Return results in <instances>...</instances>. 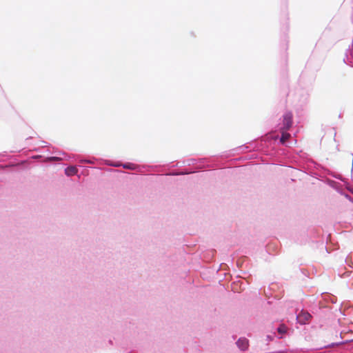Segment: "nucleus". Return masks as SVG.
<instances>
[{
    "instance_id": "nucleus-1",
    "label": "nucleus",
    "mask_w": 353,
    "mask_h": 353,
    "mask_svg": "<svg viewBox=\"0 0 353 353\" xmlns=\"http://www.w3.org/2000/svg\"><path fill=\"white\" fill-rule=\"evenodd\" d=\"M292 124V115L291 113H287L283 117V130H288Z\"/></svg>"
},
{
    "instance_id": "nucleus-2",
    "label": "nucleus",
    "mask_w": 353,
    "mask_h": 353,
    "mask_svg": "<svg viewBox=\"0 0 353 353\" xmlns=\"http://www.w3.org/2000/svg\"><path fill=\"white\" fill-rule=\"evenodd\" d=\"M312 316L307 312H301L296 317L298 322L301 324L306 323Z\"/></svg>"
},
{
    "instance_id": "nucleus-3",
    "label": "nucleus",
    "mask_w": 353,
    "mask_h": 353,
    "mask_svg": "<svg viewBox=\"0 0 353 353\" xmlns=\"http://www.w3.org/2000/svg\"><path fill=\"white\" fill-rule=\"evenodd\" d=\"M236 345L241 350H245L248 347V340L245 338H241L237 341Z\"/></svg>"
},
{
    "instance_id": "nucleus-4",
    "label": "nucleus",
    "mask_w": 353,
    "mask_h": 353,
    "mask_svg": "<svg viewBox=\"0 0 353 353\" xmlns=\"http://www.w3.org/2000/svg\"><path fill=\"white\" fill-rule=\"evenodd\" d=\"M78 170L75 166H70L65 170V173L67 176H73L76 174Z\"/></svg>"
},
{
    "instance_id": "nucleus-5",
    "label": "nucleus",
    "mask_w": 353,
    "mask_h": 353,
    "mask_svg": "<svg viewBox=\"0 0 353 353\" xmlns=\"http://www.w3.org/2000/svg\"><path fill=\"white\" fill-rule=\"evenodd\" d=\"M290 137V134L289 133H287L285 132H282V135H281V139H280V141L282 143H285V141L289 139V138Z\"/></svg>"
},
{
    "instance_id": "nucleus-6",
    "label": "nucleus",
    "mask_w": 353,
    "mask_h": 353,
    "mask_svg": "<svg viewBox=\"0 0 353 353\" xmlns=\"http://www.w3.org/2000/svg\"><path fill=\"white\" fill-rule=\"evenodd\" d=\"M288 327L283 324L281 325L277 329L278 332L281 334L286 333Z\"/></svg>"
}]
</instances>
